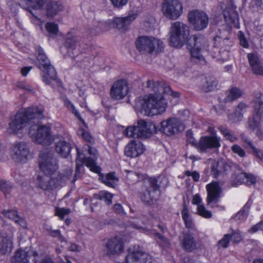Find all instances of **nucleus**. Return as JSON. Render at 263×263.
<instances>
[{
    "label": "nucleus",
    "mask_w": 263,
    "mask_h": 263,
    "mask_svg": "<svg viewBox=\"0 0 263 263\" xmlns=\"http://www.w3.org/2000/svg\"><path fill=\"white\" fill-rule=\"evenodd\" d=\"M43 106L30 107L18 111L9 123L8 131L15 135L22 134L28 124L35 123L44 118Z\"/></svg>",
    "instance_id": "nucleus-1"
},
{
    "label": "nucleus",
    "mask_w": 263,
    "mask_h": 263,
    "mask_svg": "<svg viewBox=\"0 0 263 263\" xmlns=\"http://www.w3.org/2000/svg\"><path fill=\"white\" fill-rule=\"evenodd\" d=\"M155 93L139 97L136 100V110L146 116H153L164 112L167 103L163 96Z\"/></svg>",
    "instance_id": "nucleus-2"
},
{
    "label": "nucleus",
    "mask_w": 263,
    "mask_h": 263,
    "mask_svg": "<svg viewBox=\"0 0 263 263\" xmlns=\"http://www.w3.org/2000/svg\"><path fill=\"white\" fill-rule=\"evenodd\" d=\"M72 174L71 167L68 166L62 170L56 176H39L36 179V184L39 187L43 190H49L62 185L69 180Z\"/></svg>",
    "instance_id": "nucleus-3"
},
{
    "label": "nucleus",
    "mask_w": 263,
    "mask_h": 263,
    "mask_svg": "<svg viewBox=\"0 0 263 263\" xmlns=\"http://www.w3.org/2000/svg\"><path fill=\"white\" fill-rule=\"evenodd\" d=\"M187 48L190 50L191 60L195 63L204 64L205 61L201 51L208 47L207 40L204 35L196 34L191 35L186 41Z\"/></svg>",
    "instance_id": "nucleus-4"
},
{
    "label": "nucleus",
    "mask_w": 263,
    "mask_h": 263,
    "mask_svg": "<svg viewBox=\"0 0 263 263\" xmlns=\"http://www.w3.org/2000/svg\"><path fill=\"white\" fill-rule=\"evenodd\" d=\"M88 154L90 155L89 157H86L84 154L81 153L78 148H77V157L76 159V168L73 178L72 182L74 183L78 178L81 177L82 175V168L83 164H85L90 170L95 173H99L101 168L97 165L96 161L97 159L96 152L94 148H92L89 145L87 146Z\"/></svg>",
    "instance_id": "nucleus-5"
},
{
    "label": "nucleus",
    "mask_w": 263,
    "mask_h": 263,
    "mask_svg": "<svg viewBox=\"0 0 263 263\" xmlns=\"http://www.w3.org/2000/svg\"><path fill=\"white\" fill-rule=\"evenodd\" d=\"M189 33V27L183 22L177 21L173 23L168 32L170 46L176 48L182 47L186 42Z\"/></svg>",
    "instance_id": "nucleus-6"
},
{
    "label": "nucleus",
    "mask_w": 263,
    "mask_h": 263,
    "mask_svg": "<svg viewBox=\"0 0 263 263\" xmlns=\"http://www.w3.org/2000/svg\"><path fill=\"white\" fill-rule=\"evenodd\" d=\"M35 52L37 60L35 64L41 70L47 74V76H43V81L45 83L49 84L50 80H56L57 72L54 68L51 65L50 62L44 53L43 49L40 46H36Z\"/></svg>",
    "instance_id": "nucleus-7"
},
{
    "label": "nucleus",
    "mask_w": 263,
    "mask_h": 263,
    "mask_svg": "<svg viewBox=\"0 0 263 263\" xmlns=\"http://www.w3.org/2000/svg\"><path fill=\"white\" fill-rule=\"evenodd\" d=\"M157 132L156 125L152 122L139 120L137 126H128L124 134L128 137L148 138Z\"/></svg>",
    "instance_id": "nucleus-8"
},
{
    "label": "nucleus",
    "mask_w": 263,
    "mask_h": 263,
    "mask_svg": "<svg viewBox=\"0 0 263 263\" xmlns=\"http://www.w3.org/2000/svg\"><path fill=\"white\" fill-rule=\"evenodd\" d=\"M135 44L137 49L143 54L157 53L163 48V42L151 36H141Z\"/></svg>",
    "instance_id": "nucleus-9"
},
{
    "label": "nucleus",
    "mask_w": 263,
    "mask_h": 263,
    "mask_svg": "<svg viewBox=\"0 0 263 263\" xmlns=\"http://www.w3.org/2000/svg\"><path fill=\"white\" fill-rule=\"evenodd\" d=\"M39 165L40 170L47 176H53L59 168L58 161L53 153L47 149L40 152Z\"/></svg>",
    "instance_id": "nucleus-10"
},
{
    "label": "nucleus",
    "mask_w": 263,
    "mask_h": 263,
    "mask_svg": "<svg viewBox=\"0 0 263 263\" xmlns=\"http://www.w3.org/2000/svg\"><path fill=\"white\" fill-rule=\"evenodd\" d=\"M40 120L30 127L29 134L36 143L43 145H49L52 141L50 128L46 125H39Z\"/></svg>",
    "instance_id": "nucleus-11"
},
{
    "label": "nucleus",
    "mask_w": 263,
    "mask_h": 263,
    "mask_svg": "<svg viewBox=\"0 0 263 263\" xmlns=\"http://www.w3.org/2000/svg\"><path fill=\"white\" fill-rule=\"evenodd\" d=\"M30 151L27 144L24 141L13 143L9 149V155L14 161L25 163L28 160Z\"/></svg>",
    "instance_id": "nucleus-12"
},
{
    "label": "nucleus",
    "mask_w": 263,
    "mask_h": 263,
    "mask_svg": "<svg viewBox=\"0 0 263 263\" xmlns=\"http://www.w3.org/2000/svg\"><path fill=\"white\" fill-rule=\"evenodd\" d=\"M159 189L156 178H151L144 180L142 182V188L140 193L141 199L147 204H152L155 198L156 192Z\"/></svg>",
    "instance_id": "nucleus-13"
},
{
    "label": "nucleus",
    "mask_w": 263,
    "mask_h": 263,
    "mask_svg": "<svg viewBox=\"0 0 263 263\" xmlns=\"http://www.w3.org/2000/svg\"><path fill=\"white\" fill-rule=\"evenodd\" d=\"M38 253L30 249H19L15 252L12 258V263H36ZM41 263H53L49 258L45 259Z\"/></svg>",
    "instance_id": "nucleus-14"
},
{
    "label": "nucleus",
    "mask_w": 263,
    "mask_h": 263,
    "mask_svg": "<svg viewBox=\"0 0 263 263\" xmlns=\"http://www.w3.org/2000/svg\"><path fill=\"white\" fill-rule=\"evenodd\" d=\"M160 130L167 136L177 134L184 129V125L179 119L170 118L160 123Z\"/></svg>",
    "instance_id": "nucleus-15"
},
{
    "label": "nucleus",
    "mask_w": 263,
    "mask_h": 263,
    "mask_svg": "<svg viewBox=\"0 0 263 263\" xmlns=\"http://www.w3.org/2000/svg\"><path fill=\"white\" fill-rule=\"evenodd\" d=\"M182 5L178 0H165L162 11L164 15L170 20L177 19L182 13Z\"/></svg>",
    "instance_id": "nucleus-16"
},
{
    "label": "nucleus",
    "mask_w": 263,
    "mask_h": 263,
    "mask_svg": "<svg viewBox=\"0 0 263 263\" xmlns=\"http://www.w3.org/2000/svg\"><path fill=\"white\" fill-rule=\"evenodd\" d=\"M126 263H152L151 256L143 252L139 246H135L128 249Z\"/></svg>",
    "instance_id": "nucleus-17"
},
{
    "label": "nucleus",
    "mask_w": 263,
    "mask_h": 263,
    "mask_svg": "<svg viewBox=\"0 0 263 263\" xmlns=\"http://www.w3.org/2000/svg\"><path fill=\"white\" fill-rule=\"evenodd\" d=\"M123 238L120 236H115L108 239L105 242L103 252L107 256L119 255L124 251Z\"/></svg>",
    "instance_id": "nucleus-18"
},
{
    "label": "nucleus",
    "mask_w": 263,
    "mask_h": 263,
    "mask_svg": "<svg viewBox=\"0 0 263 263\" xmlns=\"http://www.w3.org/2000/svg\"><path fill=\"white\" fill-rule=\"evenodd\" d=\"M220 146V138L216 136H202L198 141L196 149L200 153H205L210 149H217Z\"/></svg>",
    "instance_id": "nucleus-19"
},
{
    "label": "nucleus",
    "mask_w": 263,
    "mask_h": 263,
    "mask_svg": "<svg viewBox=\"0 0 263 263\" xmlns=\"http://www.w3.org/2000/svg\"><path fill=\"white\" fill-rule=\"evenodd\" d=\"M188 20L197 30L205 28L209 23V18L205 13L199 10L190 11L188 14Z\"/></svg>",
    "instance_id": "nucleus-20"
},
{
    "label": "nucleus",
    "mask_w": 263,
    "mask_h": 263,
    "mask_svg": "<svg viewBox=\"0 0 263 263\" xmlns=\"http://www.w3.org/2000/svg\"><path fill=\"white\" fill-rule=\"evenodd\" d=\"M146 86L155 93H159L161 96L168 95L174 98H178L180 96L179 92L173 90L170 86L164 82H154L147 80Z\"/></svg>",
    "instance_id": "nucleus-21"
},
{
    "label": "nucleus",
    "mask_w": 263,
    "mask_h": 263,
    "mask_svg": "<svg viewBox=\"0 0 263 263\" xmlns=\"http://www.w3.org/2000/svg\"><path fill=\"white\" fill-rule=\"evenodd\" d=\"M206 189L207 204L210 205L211 208H214V206L211 204L213 202L217 203L219 201L222 189L218 182L212 181L206 185Z\"/></svg>",
    "instance_id": "nucleus-22"
},
{
    "label": "nucleus",
    "mask_w": 263,
    "mask_h": 263,
    "mask_svg": "<svg viewBox=\"0 0 263 263\" xmlns=\"http://www.w3.org/2000/svg\"><path fill=\"white\" fill-rule=\"evenodd\" d=\"M128 91V86L125 80L115 82L110 89V96L113 99L121 100L124 98Z\"/></svg>",
    "instance_id": "nucleus-23"
},
{
    "label": "nucleus",
    "mask_w": 263,
    "mask_h": 263,
    "mask_svg": "<svg viewBox=\"0 0 263 263\" xmlns=\"http://www.w3.org/2000/svg\"><path fill=\"white\" fill-rule=\"evenodd\" d=\"M144 151L145 147L141 142L132 140L125 146L124 154L127 157L136 158L142 154Z\"/></svg>",
    "instance_id": "nucleus-24"
},
{
    "label": "nucleus",
    "mask_w": 263,
    "mask_h": 263,
    "mask_svg": "<svg viewBox=\"0 0 263 263\" xmlns=\"http://www.w3.org/2000/svg\"><path fill=\"white\" fill-rule=\"evenodd\" d=\"M54 140L56 153L62 158L68 157L72 149L71 144L62 137L57 136Z\"/></svg>",
    "instance_id": "nucleus-25"
},
{
    "label": "nucleus",
    "mask_w": 263,
    "mask_h": 263,
    "mask_svg": "<svg viewBox=\"0 0 263 263\" xmlns=\"http://www.w3.org/2000/svg\"><path fill=\"white\" fill-rule=\"evenodd\" d=\"M64 5L62 2L58 0H50L45 6L46 15L48 17H53L63 11Z\"/></svg>",
    "instance_id": "nucleus-26"
},
{
    "label": "nucleus",
    "mask_w": 263,
    "mask_h": 263,
    "mask_svg": "<svg viewBox=\"0 0 263 263\" xmlns=\"http://www.w3.org/2000/svg\"><path fill=\"white\" fill-rule=\"evenodd\" d=\"M249 64L253 73L263 77V66L257 53H250L247 55Z\"/></svg>",
    "instance_id": "nucleus-27"
},
{
    "label": "nucleus",
    "mask_w": 263,
    "mask_h": 263,
    "mask_svg": "<svg viewBox=\"0 0 263 263\" xmlns=\"http://www.w3.org/2000/svg\"><path fill=\"white\" fill-rule=\"evenodd\" d=\"M46 0H26L27 4L28 7L25 8V9L29 12L33 18H32V22L35 24H39L41 22L39 18H38L35 13L32 11V10H40L41 9Z\"/></svg>",
    "instance_id": "nucleus-28"
},
{
    "label": "nucleus",
    "mask_w": 263,
    "mask_h": 263,
    "mask_svg": "<svg viewBox=\"0 0 263 263\" xmlns=\"http://www.w3.org/2000/svg\"><path fill=\"white\" fill-rule=\"evenodd\" d=\"M230 169V166L222 161H214L211 166V174L214 178L217 179L223 177Z\"/></svg>",
    "instance_id": "nucleus-29"
},
{
    "label": "nucleus",
    "mask_w": 263,
    "mask_h": 263,
    "mask_svg": "<svg viewBox=\"0 0 263 263\" xmlns=\"http://www.w3.org/2000/svg\"><path fill=\"white\" fill-rule=\"evenodd\" d=\"M79 42V39L77 36L66 38L65 45L70 57L74 58L79 54L80 49Z\"/></svg>",
    "instance_id": "nucleus-30"
},
{
    "label": "nucleus",
    "mask_w": 263,
    "mask_h": 263,
    "mask_svg": "<svg viewBox=\"0 0 263 263\" xmlns=\"http://www.w3.org/2000/svg\"><path fill=\"white\" fill-rule=\"evenodd\" d=\"M12 234L0 233V254H6L11 251L12 248Z\"/></svg>",
    "instance_id": "nucleus-31"
},
{
    "label": "nucleus",
    "mask_w": 263,
    "mask_h": 263,
    "mask_svg": "<svg viewBox=\"0 0 263 263\" xmlns=\"http://www.w3.org/2000/svg\"><path fill=\"white\" fill-rule=\"evenodd\" d=\"M263 122V113L257 112L253 110V114L252 117L248 119V128L250 130L254 131L258 129Z\"/></svg>",
    "instance_id": "nucleus-32"
},
{
    "label": "nucleus",
    "mask_w": 263,
    "mask_h": 263,
    "mask_svg": "<svg viewBox=\"0 0 263 263\" xmlns=\"http://www.w3.org/2000/svg\"><path fill=\"white\" fill-rule=\"evenodd\" d=\"M3 214L6 217L14 221L15 223L20 225L24 228H27V222L25 219L19 216L18 212L14 210H4L2 212Z\"/></svg>",
    "instance_id": "nucleus-33"
},
{
    "label": "nucleus",
    "mask_w": 263,
    "mask_h": 263,
    "mask_svg": "<svg viewBox=\"0 0 263 263\" xmlns=\"http://www.w3.org/2000/svg\"><path fill=\"white\" fill-rule=\"evenodd\" d=\"M182 248L186 251L191 252L196 247V243L194 237L190 234H184L182 238L179 237Z\"/></svg>",
    "instance_id": "nucleus-34"
},
{
    "label": "nucleus",
    "mask_w": 263,
    "mask_h": 263,
    "mask_svg": "<svg viewBox=\"0 0 263 263\" xmlns=\"http://www.w3.org/2000/svg\"><path fill=\"white\" fill-rule=\"evenodd\" d=\"M137 17V15L132 14L126 17H117L114 20V26L119 29H126Z\"/></svg>",
    "instance_id": "nucleus-35"
},
{
    "label": "nucleus",
    "mask_w": 263,
    "mask_h": 263,
    "mask_svg": "<svg viewBox=\"0 0 263 263\" xmlns=\"http://www.w3.org/2000/svg\"><path fill=\"white\" fill-rule=\"evenodd\" d=\"M223 17L228 25L236 26L238 21L237 11L232 8H227L223 11Z\"/></svg>",
    "instance_id": "nucleus-36"
},
{
    "label": "nucleus",
    "mask_w": 263,
    "mask_h": 263,
    "mask_svg": "<svg viewBox=\"0 0 263 263\" xmlns=\"http://www.w3.org/2000/svg\"><path fill=\"white\" fill-rule=\"evenodd\" d=\"M192 202L193 204L198 205L197 213L200 216L205 218L212 217L211 212L206 210L203 204H200L202 202V199L199 194H196L193 196Z\"/></svg>",
    "instance_id": "nucleus-37"
},
{
    "label": "nucleus",
    "mask_w": 263,
    "mask_h": 263,
    "mask_svg": "<svg viewBox=\"0 0 263 263\" xmlns=\"http://www.w3.org/2000/svg\"><path fill=\"white\" fill-rule=\"evenodd\" d=\"M235 178L238 183H245L248 186L254 185L256 183L255 177L250 173L245 172L239 173Z\"/></svg>",
    "instance_id": "nucleus-38"
},
{
    "label": "nucleus",
    "mask_w": 263,
    "mask_h": 263,
    "mask_svg": "<svg viewBox=\"0 0 263 263\" xmlns=\"http://www.w3.org/2000/svg\"><path fill=\"white\" fill-rule=\"evenodd\" d=\"M242 95V91L239 88L234 87L229 89L226 93V97L224 98V102H228L233 101L239 98Z\"/></svg>",
    "instance_id": "nucleus-39"
},
{
    "label": "nucleus",
    "mask_w": 263,
    "mask_h": 263,
    "mask_svg": "<svg viewBox=\"0 0 263 263\" xmlns=\"http://www.w3.org/2000/svg\"><path fill=\"white\" fill-rule=\"evenodd\" d=\"M100 178L104 184L111 187H114L118 181V178L115 176L114 172L108 173L105 176H101Z\"/></svg>",
    "instance_id": "nucleus-40"
},
{
    "label": "nucleus",
    "mask_w": 263,
    "mask_h": 263,
    "mask_svg": "<svg viewBox=\"0 0 263 263\" xmlns=\"http://www.w3.org/2000/svg\"><path fill=\"white\" fill-rule=\"evenodd\" d=\"M254 110L263 113V94L259 91L255 92L254 99Z\"/></svg>",
    "instance_id": "nucleus-41"
},
{
    "label": "nucleus",
    "mask_w": 263,
    "mask_h": 263,
    "mask_svg": "<svg viewBox=\"0 0 263 263\" xmlns=\"http://www.w3.org/2000/svg\"><path fill=\"white\" fill-rule=\"evenodd\" d=\"M218 130L223 135L225 138L231 142H234L238 140V138L234 133L231 131L227 127L220 125L218 128Z\"/></svg>",
    "instance_id": "nucleus-42"
},
{
    "label": "nucleus",
    "mask_w": 263,
    "mask_h": 263,
    "mask_svg": "<svg viewBox=\"0 0 263 263\" xmlns=\"http://www.w3.org/2000/svg\"><path fill=\"white\" fill-rule=\"evenodd\" d=\"M250 205L251 203L248 202L243 208L236 214L234 217L235 220L240 222L245 221L247 217Z\"/></svg>",
    "instance_id": "nucleus-43"
},
{
    "label": "nucleus",
    "mask_w": 263,
    "mask_h": 263,
    "mask_svg": "<svg viewBox=\"0 0 263 263\" xmlns=\"http://www.w3.org/2000/svg\"><path fill=\"white\" fill-rule=\"evenodd\" d=\"M181 214L185 227L188 229H193L194 224L192 219L189 216L188 210L186 207L183 208Z\"/></svg>",
    "instance_id": "nucleus-44"
},
{
    "label": "nucleus",
    "mask_w": 263,
    "mask_h": 263,
    "mask_svg": "<svg viewBox=\"0 0 263 263\" xmlns=\"http://www.w3.org/2000/svg\"><path fill=\"white\" fill-rule=\"evenodd\" d=\"M247 105L242 102L239 103L237 106V108L236 109L235 115L236 116V118L234 119V121H238L241 120L242 118V111L246 108Z\"/></svg>",
    "instance_id": "nucleus-45"
},
{
    "label": "nucleus",
    "mask_w": 263,
    "mask_h": 263,
    "mask_svg": "<svg viewBox=\"0 0 263 263\" xmlns=\"http://www.w3.org/2000/svg\"><path fill=\"white\" fill-rule=\"evenodd\" d=\"M65 105L68 108L69 110L72 111L73 114L75 115V116L79 119V120L85 125V122L83 119L81 118L80 114L77 111L74 105L72 103L68 100H65Z\"/></svg>",
    "instance_id": "nucleus-46"
},
{
    "label": "nucleus",
    "mask_w": 263,
    "mask_h": 263,
    "mask_svg": "<svg viewBox=\"0 0 263 263\" xmlns=\"http://www.w3.org/2000/svg\"><path fill=\"white\" fill-rule=\"evenodd\" d=\"M13 186L11 183L5 180H0V190L6 195L9 194L12 189Z\"/></svg>",
    "instance_id": "nucleus-47"
},
{
    "label": "nucleus",
    "mask_w": 263,
    "mask_h": 263,
    "mask_svg": "<svg viewBox=\"0 0 263 263\" xmlns=\"http://www.w3.org/2000/svg\"><path fill=\"white\" fill-rule=\"evenodd\" d=\"M113 195L107 192H101L99 194L98 199L104 200L107 204L109 205L112 202Z\"/></svg>",
    "instance_id": "nucleus-48"
},
{
    "label": "nucleus",
    "mask_w": 263,
    "mask_h": 263,
    "mask_svg": "<svg viewBox=\"0 0 263 263\" xmlns=\"http://www.w3.org/2000/svg\"><path fill=\"white\" fill-rule=\"evenodd\" d=\"M71 213V210L68 208H57L55 213L61 219H63L66 215H69Z\"/></svg>",
    "instance_id": "nucleus-49"
},
{
    "label": "nucleus",
    "mask_w": 263,
    "mask_h": 263,
    "mask_svg": "<svg viewBox=\"0 0 263 263\" xmlns=\"http://www.w3.org/2000/svg\"><path fill=\"white\" fill-rule=\"evenodd\" d=\"M78 134L86 141L90 143L93 142V138L88 132L85 130L84 129H79L78 130Z\"/></svg>",
    "instance_id": "nucleus-50"
},
{
    "label": "nucleus",
    "mask_w": 263,
    "mask_h": 263,
    "mask_svg": "<svg viewBox=\"0 0 263 263\" xmlns=\"http://www.w3.org/2000/svg\"><path fill=\"white\" fill-rule=\"evenodd\" d=\"M231 149L233 153L237 154L241 158H243L246 156V152L245 150L238 144H234L231 146Z\"/></svg>",
    "instance_id": "nucleus-51"
},
{
    "label": "nucleus",
    "mask_w": 263,
    "mask_h": 263,
    "mask_svg": "<svg viewBox=\"0 0 263 263\" xmlns=\"http://www.w3.org/2000/svg\"><path fill=\"white\" fill-rule=\"evenodd\" d=\"M240 138L241 140L242 143V145L244 147V148L248 149V148H254V145L250 141L248 137L245 135L243 134H241L240 135Z\"/></svg>",
    "instance_id": "nucleus-52"
},
{
    "label": "nucleus",
    "mask_w": 263,
    "mask_h": 263,
    "mask_svg": "<svg viewBox=\"0 0 263 263\" xmlns=\"http://www.w3.org/2000/svg\"><path fill=\"white\" fill-rule=\"evenodd\" d=\"M232 236L230 234H225L218 242V247L222 248H227L229 246Z\"/></svg>",
    "instance_id": "nucleus-53"
},
{
    "label": "nucleus",
    "mask_w": 263,
    "mask_h": 263,
    "mask_svg": "<svg viewBox=\"0 0 263 263\" xmlns=\"http://www.w3.org/2000/svg\"><path fill=\"white\" fill-rule=\"evenodd\" d=\"M46 28L48 32L55 34L58 31V26L54 23H47L46 24Z\"/></svg>",
    "instance_id": "nucleus-54"
},
{
    "label": "nucleus",
    "mask_w": 263,
    "mask_h": 263,
    "mask_svg": "<svg viewBox=\"0 0 263 263\" xmlns=\"http://www.w3.org/2000/svg\"><path fill=\"white\" fill-rule=\"evenodd\" d=\"M186 140L188 143L196 148V145L198 144V141H196L193 137V134L191 130H188L186 133Z\"/></svg>",
    "instance_id": "nucleus-55"
},
{
    "label": "nucleus",
    "mask_w": 263,
    "mask_h": 263,
    "mask_svg": "<svg viewBox=\"0 0 263 263\" xmlns=\"http://www.w3.org/2000/svg\"><path fill=\"white\" fill-rule=\"evenodd\" d=\"M48 234L52 237H59V240L61 242L65 241V238L61 234V232L59 230H48Z\"/></svg>",
    "instance_id": "nucleus-56"
},
{
    "label": "nucleus",
    "mask_w": 263,
    "mask_h": 263,
    "mask_svg": "<svg viewBox=\"0 0 263 263\" xmlns=\"http://www.w3.org/2000/svg\"><path fill=\"white\" fill-rule=\"evenodd\" d=\"M230 235L232 236L231 239L234 242H239L242 239L241 234L239 231L233 230Z\"/></svg>",
    "instance_id": "nucleus-57"
},
{
    "label": "nucleus",
    "mask_w": 263,
    "mask_h": 263,
    "mask_svg": "<svg viewBox=\"0 0 263 263\" xmlns=\"http://www.w3.org/2000/svg\"><path fill=\"white\" fill-rule=\"evenodd\" d=\"M16 86L21 89L26 90L29 92H33V88L31 86L28 84H26L23 82H19L17 83Z\"/></svg>",
    "instance_id": "nucleus-58"
},
{
    "label": "nucleus",
    "mask_w": 263,
    "mask_h": 263,
    "mask_svg": "<svg viewBox=\"0 0 263 263\" xmlns=\"http://www.w3.org/2000/svg\"><path fill=\"white\" fill-rule=\"evenodd\" d=\"M155 235L161 241L162 245L164 247H168L170 246V241L166 237L158 233H156Z\"/></svg>",
    "instance_id": "nucleus-59"
},
{
    "label": "nucleus",
    "mask_w": 263,
    "mask_h": 263,
    "mask_svg": "<svg viewBox=\"0 0 263 263\" xmlns=\"http://www.w3.org/2000/svg\"><path fill=\"white\" fill-rule=\"evenodd\" d=\"M184 174L187 176H192L193 179L195 181H198L200 178L199 174L196 171L191 172L190 171H186Z\"/></svg>",
    "instance_id": "nucleus-60"
},
{
    "label": "nucleus",
    "mask_w": 263,
    "mask_h": 263,
    "mask_svg": "<svg viewBox=\"0 0 263 263\" xmlns=\"http://www.w3.org/2000/svg\"><path fill=\"white\" fill-rule=\"evenodd\" d=\"M114 6L118 7H122L125 5L128 0H110Z\"/></svg>",
    "instance_id": "nucleus-61"
},
{
    "label": "nucleus",
    "mask_w": 263,
    "mask_h": 263,
    "mask_svg": "<svg viewBox=\"0 0 263 263\" xmlns=\"http://www.w3.org/2000/svg\"><path fill=\"white\" fill-rule=\"evenodd\" d=\"M114 211L119 214H122L124 213L123 207L121 204L119 203H116L114 206Z\"/></svg>",
    "instance_id": "nucleus-62"
},
{
    "label": "nucleus",
    "mask_w": 263,
    "mask_h": 263,
    "mask_svg": "<svg viewBox=\"0 0 263 263\" xmlns=\"http://www.w3.org/2000/svg\"><path fill=\"white\" fill-rule=\"evenodd\" d=\"M252 149L254 152L255 156L261 161H262L263 158V154L261 151L259 149L256 148L255 146H254V148H252Z\"/></svg>",
    "instance_id": "nucleus-63"
},
{
    "label": "nucleus",
    "mask_w": 263,
    "mask_h": 263,
    "mask_svg": "<svg viewBox=\"0 0 263 263\" xmlns=\"http://www.w3.org/2000/svg\"><path fill=\"white\" fill-rule=\"evenodd\" d=\"M217 84H218V82L215 80H213L211 82V84L210 85H208L205 88V90H212L217 86Z\"/></svg>",
    "instance_id": "nucleus-64"
}]
</instances>
